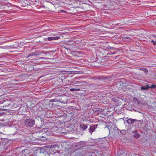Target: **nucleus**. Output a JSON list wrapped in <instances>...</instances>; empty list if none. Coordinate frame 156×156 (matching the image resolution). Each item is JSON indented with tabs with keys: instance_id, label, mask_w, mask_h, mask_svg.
<instances>
[{
	"instance_id": "f257e3e1",
	"label": "nucleus",
	"mask_w": 156,
	"mask_h": 156,
	"mask_svg": "<svg viewBox=\"0 0 156 156\" xmlns=\"http://www.w3.org/2000/svg\"><path fill=\"white\" fill-rule=\"evenodd\" d=\"M42 132L45 135L48 136H51L54 134V129L52 128H44L42 129Z\"/></svg>"
},
{
	"instance_id": "f03ea898",
	"label": "nucleus",
	"mask_w": 156,
	"mask_h": 156,
	"mask_svg": "<svg viewBox=\"0 0 156 156\" xmlns=\"http://www.w3.org/2000/svg\"><path fill=\"white\" fill-rule=\"evenodd\" d=\"M24 123L27 126L32 127L35 124L34 120L31 119H26L24 121Z\"/></svg>"
},
{
	"instance_id": "7ed1b4c3",
	"label": "nucleus",
	"mask_w": 156,
	"mask_h": 156,
	"mask_svg": "<svg viewBox=\"0 0 156 156\" xmlns=\"http://www.w3.org/2000/svg\"><path fill=\"white\" fill-rule=\"evenodd\" d=\"M97 125H93L92 126H90V128L88 129V130H89L91 134H92V132L94 131V130L96 128H97Z\"/></svg>"
},
{
	"instance_id": "20e7f679",
	"label": "nucleus",
	"mask_w": 156,
	"mask_h": 156,
	"mask_svg": "<svg viewBox=\"0 0 156 156\" xmlns=\"http://www.w3.org/2000/svg\"><path fill=\"white\" fill-rule=\"evenodd\" d=\"M85 145V142L83 141H81L77 143L75 146L78 149H79L81 147H83Z\"/></svg>"
},
{
	"instance_id": "39448f33",
	"label": "nucleus",
	"mask_w": 156,
	"mask_h": 156,
	"mask_svg": "<svg viewBox=\"0 0 156 156\" xmlns=\"http://www.w3.org/2000/svg\"><path fill=\"white\" fill-rule=\"evenodd\" d=\"M88 125H89V124H84L83 123L80 124V127L81 129V130L84 131L88 128Z\"/></svg>"
},
{
	"instance_id": "423d86ee",
	"label": "nucleus",
	"mask_w": 156,
	"mask_h": 156,
	"mask_svg": "<svg viewBox=\"0 0 156 156\" xmlns=\"http://www.w3.org/2000/svg\"><path fill=\"white\" fill-rule=\"evenodd\" d=\"M59 37H49L47 38V39L49 41H51L52 40H58L60 38Z\"/></svg>"
},
{
	"instance_id": "0eeeda50",
	"label": "nucleus",
	"mask_w": 156,
	"mask_h": 156,
	"mask_svg": "<svg viewBox=\"0 0 156 156\" xmlns=\"http://www.w3.org/2000/svg\"><path fill=\"white\" fill-rule=\"evenodd\" d=\"M135 121V119L130 118L127 120V122L129 124H133Z\"/></svg>"
},
{
	"instance_id": "6e6552de",
	"label": "nucleus",
	"mask_w": 156,
	"mask_h": 156,
	"mask_svg": "<svg viewBox=\"0 0 156 156\" xmlns=\"http://www.w3.org/2000/svg\"><path fill=\"white\" fill-rule=\"evenodd\" d=\"M133 132L135 133L133 135V137L135 138H138L140 137V134L137 133V131H134V132L133 131Z\"/></svg>"
},
{
	"instance_id": "1a4fd4ad",
	"label": "nucleus",
	"mask_w": 156,
	"mask_h": 156,
	"mask_svg": "<svg viewBox=\"0 0 156 156\" xmlns=\"http://www.w3.org/2000/svg\"><path fill=\"white\" fill-rule=\"evenodd\" d=\"M149 88V86L148 85H147L145 86H143L141 87V90H147Z\"/></svg>"
},
{
	"instance_id": "9d476101",
	"label": "nucleus",
	"mask_w": 156,
	"mask_h": 156,
	"mask_svg": "<svg viewBox=\"0 0 156 156\" xmlns=\"http://www.w3.org/2000/svg\"><path fill=\"white\" fill-rule=\"evenodd\" d=\"M37 52H32L30 53L28 56V57H30V56H37Z\"/></svg>"
},
{
	"instance_id": "9b49d317",
	"label": "nucleus",
	"mask_w": 156,
	"mask_h": 156,
	"mask_svg": "<svg viewBox=\"0 0 156 156\" xmlns=\"http://www.w3.org/2000/svg\"><path fill=\"white\" fill-rule=\"evenodd\" d=\"M80 90V89L79 88H71L70 89V90L71 91H79Z\"/></svg>"
},
{
	"instance_id": "f8f14e48",
	"label": "nucleus",
	"mask_w": 156,
	"mask_h": 156,
	"mask_svg": "<svg viewBox=\"0 0 156 156\" xmlns=\"http://www.w3.org/2000/svg\"><path fill=\"white\" fill-rule=\"evenodd\" d=\"M140 70H143L145 73H147L148 72L147 69L146 68H140Z\"/></svg>"
},
{
	"instance_id": "ddd939ff",
	"label": "nucleus",
	"mask_w": 156,
	"mask_h": 156,
	"mask_svg": "<svg viewBox=\"0 0 156 156\" xmlns=\"http://www.w3.org/2000/svg\"><path fill=\"white\" fill-rule=\"evenodd\" d=\"M155 88H156V85L152 84L150 86H149V88L153 89Z\"/></svg>"
},
{
	"instance_id": "4468645a",
	"label": "nucleus",
	"mask_w": 156,
	"mask_h": 156,
	"mask_svg": "<svg viewBox=\"0 0 156 156\" xmlns=\"http://www.w3.org/2000/svg\"><path fill=\"white\" fill-rule=\"evenodd\" d=\"M120 133L122 135H125L126 134V131L125 130H124L121 131Z\"/></svg>"
},
{
	"instance_id": "2eb2a0df",
	"label": "nucleus",
	"mask_w": 156,
	"mask_h": 156,
	"mask_svg": "<svg viewBox=\"0 0 156 156\" xmlns=\"http://www.w3.org/2000/svg\"><path fill=\"white\" fill-rule=\"evenodd\" d=\"M57 99H51V100H50V102H55L57 101L56 100H57Z\"/></svg>"
},
{
	"instance_id": "dca6fc26",
	"label": "nucleus",
	"mask_w": 156,
	"mask_h": 156,
	"mask_svg": "<svg viewBox=\"0 0 156 156\" xmlns=\"http://www.w3.org/2000/svg\"><path fill=\"white\" fill-rule=\"evenodd\" d=\"M71 147H71V145H70L69 147H65V148L66 149H67V150H69V149H71Z\"/></svg>"
},
{
	"instance_id": "f3484780",
	"label": "nucleus",
	"mask_w": 156,
	"mask_h": 156,
	"mask_svg": "<svg viewBox=\"0 0 156 156\" xmlns=\"http://www.w3.org/2000/svg\"><path fill=\"white\" fill-rule=\"evenodd\" d=\"M122 37L123 38H124V39H129L130 38L129 37Z\"/></svg>"
},
{
	"instance_id": "a211bd4d",
	"label": "nucleus",
	"mask_w": 156,
	"mask_h": 156,
	"mask_svg": "<svg viewBox=\"0 0 156 156\" xmlns=\"http://www.w3.org/2000/svg\"><path fill=\"white\" fill-rule=\"evenodd\" d=\"M151 42L153 43V44L154 45H155L156 44V43L155 41L154 40H152L151 41Z\"/></svg>"
},
{
	"instance_id": "6ab92c4d",
	"label": "nucleus",
	"mask_w": 156,
	"mask_h": 156,
	"mask_svg": "<svg viewBox=\"0 0 156 156\" xmlns=\"http://www.w3.org/2000/svg\"><path fill=\"white\" fill-rule=\"evenodd\" d=\"M31 1L33 3H34L37 2L38 1V0H31Z\"/></svg>"
},
{
	"instance_id": "aec40b11",
	"label": "nucleus",
	"mask_w": 156,
	"mask_h": 156,
	"mask_svg": "<svg viewBox=\"0 0 156 156\" xmlns=\"http://www.w3.org/2000/svg\"><path fill=\"white\" fill-rule=\"evenodd\" d=\"M152 36L153 37H154V38H156V35H154V34H153V35H152Z\"/></svg>"
},
{
	"instance_id": "412c9836",
	"label": "nucleus",
	"mask_w": 156,
	"mask_h": 156,
	"mask_svg": "<svg viewBox=\"0 0 156 156\" xmlns=\"http://www.w3.org/2000/svg\"><path fill=\"white\" fill-rule=\"evenodd\" d=\"M9 105H5V107H6V106H8Z\"/></svg>"
},
{
	"instance_id": "4be33fe9",
	"label": "nucleus",
	"mask_w": 156,
	"mask_h": 156,
	"mask_svg": "<svg viewBox=\"0 0 156 156\" xmlns=\"http://www.w3.org/2000/svg\"><path fill=\"white\" fill-rule=\"evenodd\" d=\"M56 35V34H53V36H55V35Z\"/></svg>"
},
{
	"instance_id": "5701e85b",
	"label": "nucleus",
	"mask_w": 156,
	"mask_h": 156,
	"mask_svg": "<svg viewBox=\"0 0 156 156\" xmlns=\"http://www.w3.org/2000/svg\"><path fill=\"white\" fill-rule=\"evenodd\" d=\"M100 110L101 111L102 110V109H100V110Z\"/></svg>"
},
{
	"instance_id": "b1692460",
	"label": "nucleus",
	"mask_w": 156,
	"mask_h": 156,
	"mask_svg": "<svg viewBox=\"0 0 156 156\" xmlns=\"http://www.w3.org/2000/svg\"><path fill=\"white\" fill-rule=\"evenodd\" d=\"M0 109H2V108H0ZM3 109H5L3 108Z\"/></svg>"
},
{
	"instance_id": "393cba45",
	"label": "nucleus",
	"mask_w": 156,
	"mask_h": 156,
	"mask_svg": "<svg viewBox=\"0 0 156 156\" xmlns=\"http://www.w3.org/2000/svg\"><path fill=\"white\" fill-rule=\"evenodd\" d=\"M34 156H37V155H35Z\"/></svg>"
},
{
	"instance_id": "a878e982",
	"label": "nucleus",
	"mask_w": 156,
	"mask_h": 156,
	"mask_svg": "<svg viewBox=\"0 0 156 156\" xmlns=\"http://www.w3.org/2000/svg\"><path fill=\"white\" fill-rule=\"evenodd\" d=\"M154 103V104H156V103Z\"/></svg>"
}]
</instances>
